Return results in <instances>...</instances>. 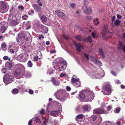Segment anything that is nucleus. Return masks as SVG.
<instances>
[{"instance_id":"nucleus-4","label":"nucleus","mask_w":125,"mask_h":125,"mask_svg":"<svg viewBox=\"0 0 125 125\" xmlns=\"http://www.w3.org/2000/svg\"><path fill=\"white\" fill-rule=\"evenodd\" d=\"M17 60L21 62H25L27 59L26 55L24 53H22L18 55L16 58Z\"/></svg>"},{"instance_id":"nucleus-6","label":"nucleus","mask_w":125,"mask_h":125,"mask_svg":"<svg viewBox=\"0 0 125 125\" xmlns=\"http://www.w3.org/2000/svg\"><path fill=\"white\" fill-rule=\"evenodd\" d=\"M8 6L6 2H2L0 7V10L1 11V12L2 13H5L8 10Z\"/></svg>"},{"instance_id":"nucleus-48","label":"nucleus","mask_w":125,"mask_h":125,"mask_svg":"<svg viewBox=\"0 0 125 125\" xmlns=\"http://www.w3.org/2000/svg\"><path fill=\"white\" fill-rule=\"evenodd\" d=\"M45 112V110L44 109H42L40 112V113L42 115Z\"/></svg>"},{"instance_id":"nucleus-37","label":"nucleus","mask_w":125,"mask_h":125,"mask_svg":"<svg viewBox=\"0 0 125 125\" xmlns=\"http://www.w3.org/2000/svg\"><path fill=\"white\" fill-rule=\"evenodd\" d=\"M87 40L89 42H92L91 37L90 36H89L87 38Z\"/></svg>"},{"instance_id":"nucleus-47","label":"nucleus","mask_w":125,"mask_h":125,"mask_svg":"<svg viewBox=\"0 0 125 125\" xmlns=\"http://www.w3.org/2000/svg\"><path fill=\"white\" fill-rule=\"evenodd\" d=\"M70 7L73 8L75 6V4L74 3H72L70 4Z\"/></svg>"},{"instance_id":"nucleus-44","label":"nucleus","mask_w":125,"mask_h":125,"mask_svg":"<svg viewBox=\"0 0 125 125\" xmlns=\"http://www.w3.org/2000/svg\"><path fill=\"white\" fill-rule=\"evenodd\" d=\"M107 26H104L103 27V30L104 32H105L107 31Z\"/></svg>"},{"instance_id":"nucleus-64","label":"nucleus","mask_w":125,"mask_h":125,"mask_svg":"<svg viewBox=\"0 0 125 125\" xmlns=\"http://www.w3.org/2000/svg\"><path fill=\"white\" fill-rule=\"evenodd\" d=\"M16 41L18 44H19V43L20 42V38H17L16 39Z\"/></svg>"},{"instance_id":"nucleus-8","label":"nucleus","mask_w":125,"mask_h":125,"mask_svg":"<svg viewBox=\"0 0 125 125\" xmlns=\"http://www.w3.org/2000/svg\"><path fill=\"white\" fill-rule=\"evenodd\" d=\"M71 83L74 86L77 87L80 86V81L78 78L75 79V78L71 79Z\"/></svg>"},{"instance_id":"nucleus-59","label":"nucleus","mask_w":125,"mask_h":125,"mask_svg":"<svg viewBox=\"0 0 125 125\" xmlns=\"http://www.w3.org/2000/svg\"><path fill=\"white\" fill-rule=\"evenodd\" d=\"M102 37L104 38V39L107 40V38L106 37L105 38V34L104 33H103L102 34Z\"/></svg>"},{"instance_id":"nucleus-27","label":"nucleus","mask_w":125,"mask_h":125,"mask_svg":"<svg viewBox=\"0 0 125 125\" xmlns=\"http://www.w3.org/2000/svg\"><path fill=\"white\" fill-rule=\"evenodd\" d=\"M79 96L81 99H84L85 98L86 99V94H85L83 93H80Z\"/></svg>"},{"instance_id":"nucleus-17","label":"nucleus","mask_w":125,"mask_h":125,"mask_svg":"<svg viewBox=\"0 0 125 125\" xmlns=\"http://www.w3.org/2000/svg\"><path fill=\"white\" fill-rule=\"evenodd\" d=\"M3 23L1 22L0 23V32L3 33L6 31L7 28L4 26L2 25Z\"/></svg>"},{"instance_id":"nucleus-39","label":"nucleus","mask_w":125,"mask_h":125,"mask_svg":"<svg viewBox=\"0 0 125 125\" xmlns=\"http://www.w3.org/2000/svg\"><path fill=\"white\" fill-rule=\"evenodd\" d=\"M81 37L80 35H77V36H76L75 37V38L78 41L81 40Z\"/></svg>"},{"instance_id":"nucleus-58","label":"nucleus","mask_w":125,"mask_h":125,"mask_svg":"<svg viewBox=\"0 0 125 125\" xmlns=\"http://www.w3.org/2000/svg\"><path fill=\"white\" fill-rule=\"evenodd\" d=\"M18 8L19 9H20L21 10H23L24 9L23 7L21 6H19Z\"/></svg>"},{"instance_id":"nucleus-22","label":"nucleus","mask_w":125,"mask_h":125,"mask_svg":"<svg viewBox=\"0 0 125 125\" xmlns=\"http://www.w3.org/2000/svg\"><path fill=\"white\" fill-rule=\"evenodd\" d=\"M52 80L53 84L55 86H58L60 84V82L54 78L52 77Z\"/></svg>"},{"instance_id":"nucleus-35","label":"nucleus","mask_w":125,"mask_h":125,"mask_svg":"<svg viewBox=\"0 0 125 125\" xmlns=\"http://www.w3.org/2000/svg\"><path fill=\"white\" fill-rule=\"evenodd\" d=\"M27 65L29 67H31L32 66V64L30 60L28 62Z\"/></svg>"},{"instance_id":"nucleus-11","label":"nucleus","mask_w":125,"mask_h":125,"mask_svg":"<svg viewBox=\"0 0 125 125\" xmlns=\"http://www.w3.org/2000/svg\"><path fill=\"white\" fill-rule=\"evenodd\" d=\"M84 117L83 115L80 114L77 115L76 117V121L79 122H82L84 120Z\"/></svg>"},{"instance_id":"nucleus-26","label":"nucleus","mask_w":125,"mask_h":125,"mask_svg":"<svg viewBox=\"0 0 125 125\" xmlns=\"http://www.w3.org/2000/svg\"><path fill=\"white\" fill-rule=\"evenodd\" d=\"M13 45L12 49L15 52H18V47L17 45H16L15 46Z\"/></svg>"},{"instance_id":"nucleus-34","label":"nucleus","mask_w":125,"mask_h":125,"mask_svg":"<svg viewBox=\"0 0 125 125\" xmlns=\"http://www.w3.org/2000/svg\"><path fill=\"white\" fill-rule=\"evenodd\" d=\"M25 75L26 77L29 78L31 77V74L30 72H28L25 73Z\"/></svg>"},{"instance_id":"nucleus-2","label":"nucleus","mask_w":125,"mask_h":125,"mask_svg":"<svg viewBox=\"0 0 125 125\" xmlns=\"http://www.w3.org/2000/svg\"><path fill=\"white\" fill-rule=\"evenodd\" d=\"M13 76L10 73H7L3 77V82L5 83L8 84L11 83L13 80Z\"/></svg>"},{"instance_id":"nucleus-61","label":"nucleus","mask_w":125,"mask_h":125,"mask_svg":"<svg viewBox=\"0 0 125 125\" xmlns=\"http://www.w3.org/2000/svg\"><path fill=\"white\" fill-rule=\"evenodd\" d=\"M42 29H45V30L47 31L48 28L47 27L44 26H42Z\"/></svg>"},{"instance_id":"nucleus-62","label":"nucleus","mask_w":125,"mask_h":125,"mask_svg":"<svg viewBox=\"0 0 125 125\" xmlns=\"http://www.w3.org/2000/svg\"><path fill=\"white\" fill-rule=\"evenodd\" d=\"M84 56L86 58L87 60H89V58L88 55L86 54H84Z\"/></svg>"},{"instance_id":"nucleus-33","label":"nucleus","mask_w":125,"mask_h":125,"mask_svg":"<svg viewBox=\"0 0 125 125\" xmlns=\"http://www.w3.org/2000/svg\"><path fill=\"white\" fill-rule=\"evenodd\" d=\"M94 23L95 25H96L99 23V22L98 21L97 18H96L94 19Z\"/></svg>"},{"instance_id":"nucleus-42","label":"nucleus","mask_w":125,"mask_h":125,"mask_svg":"<svg viewBox=\"0 0 125 125\" xmlns=\"http://www.w3.org/2000/svg\"><path fill=\"white\" fill-rule=\"evenodd\" d=\"M36 122L37 123H38L39 124H40L41 123V121L40 119H39L37 117L36 118Z\"/></svg>"},{"instance_id":"nucleus-41","label":"nucleus","mask_w":125,"mask_h":125,"mask_svg":"<svg viewBox=\"0 0 125 125\" xmlns=\"http://www.w3.org/2000/svg\"><path fill=\"white\" fill-rule=\"evenodd\" d=\"M3 59L5 60H10V57H9L8 56H5L3 57Z\"/></svg>"},{"instance_id":"nucleus-49","label":"nucleus","mask_w":125,"mask_h":125,"mask_svg":"<svg viewBox=\"0 0 125 125\" xmlns=\"http://www.w3.org/2000/svg\"><path fill=\"white\" fill-rule=\"evenodd\" d=\"M12 16H10V15H9V17L8 19V22H10L11 20H12V19H11L12 18Z\"/></svg>"},{"instance_id":"nucleus-16","label":"nucleus","mask_w":125,"mask_h":125,"mask_svg":"<svg viewBox=\"0 0 125 125\" xmlns=\"http://www.w3.org/2000/svg\"><path fill=\"white\" fill-rule=\"evenodd\" d=\"M13 65V63L12 62H7L6 63L5 67L7 69L10 70L11 69Z\"/></svg>"},{"instance_id":"nucleus-19","label":"nucleus","mask_w":125,"mask_h":125,"mask_svg":"<svg viewBox=\"0 0 125 125\" xmlns=\"http://www.w3.org/2000/svg\"><path fill=\"white\" fill-rule=\"evenodd\" d=\"M91 60L94 62L95 64L98 65L99 66L102 65V64L101 62L96 59L95 58L93 57H91Z\"/></svg>"},{"instance_id":"nucleus-15","label":"nucleus","mask_w":125,"mask_h":125,"mask_svg":"<svg viewBox=\"0 0 125 125\" xmlns=\"http://www.w3.org/2000/svg\"><path fill=\"white\" fill-rule=\"evenodd\" d=\"M55 13L59 17L61 18H64L65 17L64 14L59 10H57L55 11Z\"/></svg>"},{"instance_id":"nucleus-3","label":"nucleus","mask_w":125,"mask_h":125,"mask_svg":"<svg viewBox=\"0 0 125 125\" xmlns=\"http://www.w3.org/2000/svg\"><path fill=\"white\" fill-rule=\"evenodd\" d=\"M86 99L87 102L92 101L94 99V94L93 92L90 90H87L85 92Z\"/></svg>"},{"instance_id":"nucleus-45","label":"nucleus","mask_w":125,"mask_h":125,"mask_svg":"<svg viewBox=\"0 0 125 125\" xmlns=\"http://www.w3.org/2000/svg\"><path fill=\"white\" fill-rule=\"evenodd\" d=\"M105 125H113L111 124V123L109 121L106 122L105 123Z\"/></svg>"},{"instance_id":"nucleus-24","label":"nucleus","mask_w":125,"mask_h":125,"mask_svg":"<svg viewBox=\"0 0 125 125\" xmlns=\"http://www.w3.org/2000/svg\"><path fill=\"white\" fill-rule=\"evenodd\" d=\"M75 47L76 49L79 52L81 51V49L83 48L78 43H76L75 44Z\"/></svg>"},{"instance_id":"nucleus-32","label":"nucleus","mask_w":125,"mask_h":125,"mask_svg":"<svg viewBox=\"0 0 125 125\" xmlns=\"http://www.w3.org/2000/svg\"><path fill=\"white\" fill-rule=\"evenodd\" d=\"M61 63H59L58 64H60V65H63L66 66L67 65V63L66 61L64 60H62L61 61Z\"/></svg>"},{"instance_id":"nucleus-20","label":"nucleus","mask_w":125,"mask_h":125,"mask_svg":"<svg viewBox=\"0 0 125 125\" xmlns=\"http://www.w3.org/2000/svg\"><path fill=\"white\" fill-rule=\"evenodd\" d=\"M60 111L59 110L52 111L51 112V113L52 115L55 116L59 115L60 114Z\"/></svg>"},{"instance_id":"nucleus-14","label":"nucleus","mask_w":125,"mask_h":125,"mask_svg":"<svg viewBox=\"0 0 125 125\" xmlns=\"http://www.w3.org/2000/svg\"><path fill=\"white\" fill-rule=\"evenodd\" d=\"M65 92V91H60L59 90L55 92L54 94V95L55 97L58 100H60L59 96L62 94V92Z\"/></svg>"},{"instance_id":"nucleus-31","label":"nucleus","mask_w":125,"mask_h":125,"mask_svg":"<svg viewBox=\"0 0 125 125\" xmlns=\"http://www.w3.org/2000/svg\"><path fill=\"white\" fill-rule=\"evenodd\" d=\"M121 22L120 20L118 19L116 20L115 22V24L116 25H119Z\"/></svg>"},{"instance_id":"nucleus-1","label":"nucleus","mask_w":125,"mask_h":125,"mask_svg":"<svg viewBox=\"0 0 125 125\" xmlns=\"http://www.w3.org/2000/svg\"><path fill=\"white\" fill-rule=\"evenodd\" d=\"M102 69L99 68L97 69L96 72H92L90 74L93 78H100L104 75Z\"/></svg>"},{"instance_id":"nucleus-55","label":"nucleus","mask_w":125,"mask_h":125,"mask_svg":"<svg viewBox=\"0 0 125 125\" xmlns=\"http://www.w3.org/2000/svg\"><path fill=\"white\" fill-rule=\"evenodd\" d=\"M66 90L67 91H69L71 90V88L69 86H67L66 87Z\"/></svg>"},{"instance_id":"nucleus-5","label":"nucleus","mask_w":125,"mask_h":125,"mask_svg":"<svg viewBox=\"0 0 125 125\" xmlns=\"http://www.w3.org/2000/svg\"><path fill=\"white\" fill-rule=\"evenodd\" d=\"M111 89L110 85L109 84H107L105 85L104 90H103L102 92L104 95H108L111 94Z\"/></svg>"},{"instance_id":"nucleus-60","label":"nucleus","mask_w":125,"mask_h":125,"mask_svg":"<svg viewBox=\"0 0 125 125\" xmlns=\"http://www.w3.org/2000/svg\"><path fill=\"white\" fill-rule=\"evenodd\" d=\"M92 119L93 121H94L95 120L96 118V116L95 115H94L92 116Z\"/></svg>"},{"instance_id":"nucleus-54","label":"nucleus","mask_w":125,"mask_h":125,"mask_svg":"<svg viewBox=\"0 0 125 125\" xmlns=\"http://www.w3.org/2000/svg\"><path fill=\"white\" fill-rule=\"evenodd\" d=\"M1 71L2 73H6V70L5 68H3L1 70Z\"/></svg>"},{"instance_id":"nucleus-7","label":"nucleus","mask_w":125,"mask_h":125,"mask_svg":"<svg viewBox=\"0 0 125 125\" xmlns=\"http://www.w3.org/2000/svg\"><path fill=\"white\" fill-rule=\"evenodd\" d=\"M82 9L84 12L86 14L89 15L92 12V9L86 5H84L82 7Z\"/></svg>"},{"instance_id":"nucleus-9","label":"nucleus","mask_w":125,"mask_h":125,"mask_svg":"<svg viewBox=\"0 0 125 125\" xmlns=\"http://www.w3.org/2000/svg\"><path fill=\"white\" fill-rule=\"evenodd\" d=\"M94 114H101L105 112L104 110L102 108H99L94 109L93 112Z\"/></svg>"},{"instance_id":"nucleus-36","label":"nucleus","mask_w":125,"mask_h":125,"mask_svg":"<svg viewBox=\"0 0 125 125\" xmlns=\"http://www.w3.org/2000/svg\"><path fill=\"white\" fill-rule=\"evenodd\" d=\"M120 110V108L119 107H117L114 110V112L115 113H118Z\"/></svg>"},{"instance_id":"nucleus-23","label":"nucleus","mask_w":125,"mask_h":125,"mask_svg":"<svg viewBox=\"0 0 125 125\" xmlns=\"http://www.w3.org/2000/svg\"><path fill=\"white\" fill-rule=\"evenodd\" d=\"M82 107L83 110L84 111H88L91 108L90 106L89 105H83Z\"/></svg>"},{"instance_id":"nucleus-28","label":"nucleus","mask_w":125,"mask_h":125,"mask_svg":"<svg viewBox=\"0 0 125 125\" xmlns=\"http://www.w3.org/2000/svg\"><path fill=\"white\" fill-rule=\"evenodd\" d=\"M12 93L13 94H17L19 92V90L17 89L14 88L12 91Z\"/></svg>"},{"instance_id":"nucleus-12","label":"nucleus","mask_w":125,"mask_h":125,"mask_svg":"<svg viewBox=\"0 0 125 125\" xmlns=\"http://www.w3.org/2000/svg\"><path fill=\"white\" fill-rule=\"evenodd\" d=\"M26 35L28 36V37H26L25 38V36L22 33H19L18 35V37L20 39H25L26 41H28V39H29L31 37V36L29 33L27 32L26 33Z\"/></svg>"},{"instance_id":"nucleus-10","label":"nucleus","mask_w":125,"mask_h":125,"mask_svg":"<svg viewBox=\"0 0 125 125\" xmlns=\"http://www.w3.org/2000/svg\"><path fill=\"white\" fill-rule=\"evenodd\" d=\"M118 50L122 49L123 51L125 52V45H124L123 42L119 41L118 42Z\"/></svg>"},{"instance_id":"nucleus-46","label":"nucleus","mask_w":125,"mask_h":125,"mask_svg":"<svg viewBox=\"0 0 125 125\" xmlns=\"http://www.w3.org/2000/svg\"><path fill=\"white\" fill-rule=\"evenodd\" d=\"M44 38V37L43 36V35L41 34L39 36V39L41 40L42 39H43Z\"/></svg>"},{"instance_id":"nucleus-18","label":"nucleus","mask_w":125,"mask_h":125,"mask_svg":"<svg viewBox=\"0 0 125 125\" xmlns=\"http://www.w3.org/2000/svg\"><path fill=\"white\" fill-rule=\"evenodd\" d=\"M32 6L34 10L38 12H40L41 11V8L37 5L35 4H33Z\"/></svg>"},{"instance_id":"nucleus-25","label":"nucleus","mask_w":125,"mask_h":125,"mask_svg":"<svg viewBox=\"0 0 125 125\" xmlns=\"http://www.w3.org/2000/svg\"><path fill=\"white\" fill-rule=\"evenodd\" d=\"M10 22V24L11 26H15L18 24V22L14 20H11Z\"/></svg>"},{"instance_id":"nucleus-57","label":"nucleus","mask_w":125,"mask_h":125,"mask_svg":"<svg viewBox=\"0 0 125 125\" xmlns=\"http://www.w3.org/2000/svg\"><path fill=\"white\" fill-rule=\"evenodd\" d=\"M111 73L112 74L115 76H116V74L113 71H111Z\"/></svg>"},{"instance_id":"nucleus-63","label":"nucleus","mask_w":125,"mask_h":125,"mask_svg":"<svg viewBox=\"0 0 125 125\" xmlns=\"http://www.w3.org/2000/svg\"><path fill=\"white\" fill-rule=\"evenodd\" d=\"M38 60V57L37 56H36L34 58V60L35 61H37Z\"/></svg>"},{"instance_id":"nucleus-30","label":"nucleus","mask_w":125,"mask_h":125,"mask_svg":"<svg viewBox=\"0 0 125 125\" xmlns=\"http://www.w3.org/2000/svg\"><path fill=\"white\" fill-rule=\"evenodd\" d=\"M1 48L2 49L5 50L6 49V43L4 42H3L1 44Z\"/></svg>"},{"instance_id":"nucleus-40","label":"nucleus","mask_w":125,"mask_h":125,"mask_svg":"<svg viewBox=\"0 0 125 125\" xmlns=\"http://www.w3.org/2000/svg\"><path fill=\"white\" fill-rule=\"evenodd\" d=\"M99 51L100 54H101V55H102V57H104V56L103 55V52L102 50L101 49H99Z\"/></svg>"},{"instance_id":"nucleus-50","label":"nucleus","mask_w":125,"mask_h":125,"mask_svg":"<svg viewBox=\"0 0 125 125\" xmlns=\"http://www.w3.org/2000/svg\"><path fill=\"white\" fill-rule=\"evenodd\" d=\"M37 2L38 4L40 6H42V4L40 0H37Z\"/></svg>"},{"instance_id":"nucleus-38","label":"nucleus","mask_w":125,"mask_h":125,"mask_svg":"<svg viewBox=\"0 0 125 125\" xmlns=\"http://www.w3.org/2000/svg\"><path fill=\"white\" fill-rule=\"evenodd\" d=\"M96 32L95 31L91 33L92 36L94 38H96L95 35Z\"/></svg>"},{"instance_id":"nucleus-29","label":"nucleus","mask_w":125,"mask_h":125,"mask_svg":"<svg viewBox=\"0 0 125 125\" xmlns=\"http://www.w3.org/2000/svg\"><path fill=\"white\" fill-rule=\"evenodd\" d=\"M40 19L41 20L42 22H45L47 20V18L45 16L43 15L42 16L40 17Z\"/></svg>"},{"instance_id":"nucleus-53","label":"nucleus","mask_w":125,"mask_h":125,"mask_svg":"<svg viewBox=\"0 0 125 125\" xmlns=\"http://www.w3.org/2000/svg\"><path fill=\"white\" fill-rule=\"evenodd\" d=\"M9 52L11 53H13L15 52L12 49V48H11L9 50Z\"/></svg>"},{"instance_id":"nucleus-56","label":"nucleus","mask_w":125,"mask_h":125,"mask_svg":"<svg viewBox=\"0 0 125 125\" xmlns=\"http://www.w3.org/2000/svg\"><path fill=\"white\" fill-rule=\"evenodd\" d=\"M117 17L118 19H121L122 17L121 15L118 14H117Z\"/></svg>"},{"instance_id":"nucleus-21","label":"nucleus","mask_w":125,"mask_h":125,"mask_svg":"<svg viewBox=\"0 0 125 125\" xmlns=\"http://www.w3.org/2000/svg\"><path fill=\"white\" fill-rule=\"evenodd\" d=\"M57 67H58V68L57 69V71H61L65 69L66 67V66L63 65H60L58 64V65H57Z\"/></svg>"},{"instance_id":"nucleus-52","label":"nucleus","mask_w":125,"mask_h":125,"mask_svg":"<svg viewBox=\"0 0 125 125\" xmlns=\"http://www.w3.org/2000/svg\"><path fill=\"white\" fill-rule=\"evenodd\" d=\"M28 92L31 94H32L33 93V91L31 89H30L29 90Z\"/></svg>"},{"instance_id":"nucleus-43","label":"nucleus","mask_w":125,"mask_h":125,"mask_svg":"<svg viewBox=\"0 0 125 125\" xmlns=\"http://www.w3.org/2000/svg\"><path fill=\"white\" fill-rule=\"evenodd\" d=\"M28 17V16L26 15H25L22 16V18L24 20H26Z\"/></svg>"},{"instance_id":"nucleus-13","label":"nucleus","mask_w":125,"mask_h":125,"mask_svg":"<svg viewBox=\"0 0 125 125\" xmlns=\"http://www.w3.org/2000/svg\"><path fill=\"white\" fill-rule=\"evenodd\" d=\"M21 73V69L20 68H18L15 71L14 75L17 78L19 79L21 78V77L19 76Z\"/></svg>"},{"instance_id":"nucleus-51","label":"nucleus","mask_w":125,"mask_h":125,"mask_svg":"<svg viewBox=\"0 0 125 125\" xmlns=\"http://www.w3.org/2000/svg\"><path fill=\"white\" fill-rule=\"evenodd\" d=\"M48 71L47 72V74H51L52 73H53V72L52 71H51V72H50L49 71V70H51V69H48Z\"/></svg>"}]
</instances>
